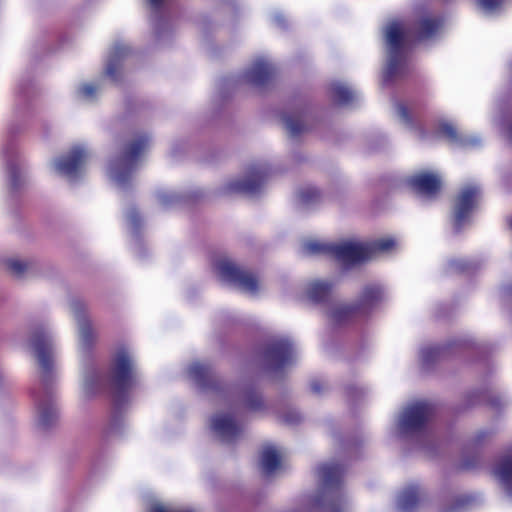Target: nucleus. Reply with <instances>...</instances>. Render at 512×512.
I'll list each match as a JSON object with an SVG mask.
<instances>
[{
  "label": "nucleus",
  "instance_id": "obj_21",
  "mask_svg": "<svg viewBox=\"0 0 512 512\" xmlns=\"http://www.w3.org/2000/svg\"><path fill=\"white\" fill-rule=\"evenodd\" d=\"M355 95V91L345 83L336 82L331 86V96L334 101L340 104L350 103Z\"/></svg>",
  "mask_w": 512,
  "mask_h": 512
},
{
  "label": "nucleus",
  "instance_id": "obj_19",
  "mask_svg": "<svg viewBox=\"0 0 512 512\" xmlns=\"http://www.w3.org/2000/svg\"><path fill=\"white\" fill-rule=\"evenodd\" d=\"M282 460V452L273 445L263 447L260 464L264 472L271 473L277 470Z\"/></svg>",
  "mask_w": 512,
  "mask_h": 512
},
{
  "label": "nucleus",
  "instance_id": "obj_15",
  "mask_svg": "<svg viewBox=\"0 0 512 512\" xmlns=\"http://www.w3.org/2000/svg\"><path fill=\"white\" fill-rule=\"evenodd\" d=\"M494 475L506 492L512 495V451L496 464Z\"/></svg>",
  "mask_w": 512,
  "mask_h": 512
},
{
  "label": "nucleus",
  "instance_id": "obj_4",
  "mask_svg": "<svg viewBox=\"0 0 512 512\" xmlns=\"http://www.w3.org/2000/svg\"><path fill=\"white\" fill-rule=\"evenodd\" d=\"M215 269L223 281L233 284L249 296H255L263 290V284L255 275L241 270L228 259H220L216 263Z\"/></svg>",
  "mask_w": 512,
  "mask_h": 512
},
{
  "label": "nucleus",
  "instance_id": "obj_13",
  "mask_svg": "<svg viewBox=\"0 0 512 512\" xmlns=\"http://www.w3.org/2000/svg\"><path fill=\"white\" fill-rule=\"evenodd\" d=\"M293 344L289 340H279L267 351V359L274 367L285 365L294 353Z\"/></svg>",
  "mask_w": 512,
  "mask_h": 512
},
{
  "label": "nucleus",
  "instance_id": "obj_14",
  "mask_svg": "<svg viewBox=\"0 0 512 512\" xmlns=\"http://www.w3.org/2000/svg\"><path fill=\"white\" fill-rule=\"evenodd\" d=\"M265 172L262 169H255L250 172L247 179L232 180L228 183L227 190L229 192H254L264 178Z\"/></svg>",
  "mask_w": 512,
  "mask_h": 512
},
{
  "label": "nucleus",
  "instance_id": "obj_9",
  "mask_svg": "<svg viewBox=\"0 0 512 512\" xmlns=\"http://www.w3.org/2000/svg\"><path fill=\"white\" fill-rule=\"evenodd\" d=\"M210 429L222 441H232L241 432L240 425L230 412H217L210 419Z\"/></svg>",
  "mask_w": 512,
  "mask_h": 512
},
{
  "label": "nucleus",
  "instance_id": "obj_28",
  "mask_svg": "<svg viewBox=\"0 0 512 512\" xmlns=\"http://www.w3.org/2000/svg\"><path fill=\"white\" fill-rule=\"evenodd\" d=\"M438 28V23L435 20L424 19L420 25V37L426 38L433 34V32Z\"/></svg>",
  "mask_w": 512,
  "mask_h": 512
},
{
  "label": "nucleus",
  "instance_id": "obj_23",
  "mask_svg": "<svg viewBox=\"0 0 512 512\" xmlns=\"http://www.w3.org/2000/svg\"><path fill=\"white\" fill-rule=\"evenodd\" d=\"M340 475V468L334 464H324L318 468V476L326 485L336 482Z\"/></svg>",
  "mask_w": 512,
  "mask_h": 512
},
{
  "label": "nucleus",
  "instance_id": "obj_22",
  "mask_svg": "<svg viewBox=\"0 0 512 512\" xmlns=\"http://www.w3.org/2000/svg\"><path fill=\"white\" fill-rule=\"evenodd\" d=\"M79 327V345L83 351L88 350L90 345L96 338V333L91 326V323L85 319L78 320Z\"/></svg>",
  "mask_w": 512,
  "mask_h": 512
},
{
  "label": "nucleus",
  "instance_id": "obj_6",
  "mask_svg": "<svg viewBox=\"0 0 512 512\" xmlns=\"http://www.w3.org/2000/svg\"><path fill=\"white\" fill-rule=\"evenodd\" d=\"M90 157L89 150L82 144L75 145L71 150L51 162V169L57 175L74 179L83 171Z\"/></svg>",
  "mask_w": 512,
  "mask_h": 512
},
{
  "label": "nucleus",
  "instance_id": "obj_25",
  "mask_svg": "<svg viewBox=\"0 0 512 512\" xmlns=\"http://www.w3.org/2000/svg\"><path fill=\"white\" fill-rule=\"evenodd\" d=\"M479 9L485 14L496 12L506 0H476Z\"/></svg>",
  "mask_w": 512,
  "mask_h": 512
},
{
  "label": "nucleus",
  "instance_id": "obj_17",
  "mask_svg": "<svg viewBox=\"0 0 512 512\" xmlns=\"http://www.w3.org/2000/svg\"><path fill=\"white\" fill-rule=\"evenodd\" d=\"M333 288L334 283L332 281L316 279L307 283L305 293L310 300L320 302L330 295Z\"/></svg>",
  "mask_w": 512,
  "mask_h": 512
},
{
  "label": "nucleus",
  "instance_id": "obj_3",
  "mask_svg": "<svg viewBox=\"0 0 512 512\" xmlns=\"http://www.w3.org/2000/svg\"><path fill=\"white\" fill-rule=\"evenodd\" d=\"M385 41L387 47V75L398 73L405 61V43L408 38V29L403 22L392 21L385 27Z\"/></svg>",
  "mask_w": 512,
  "mask_h": 512
},
{
  "label": "nucleus",
  "instance_id": "obj_38",
  "mask_svg": "<svg viewBox=\"0 0 512 512\" xmlns=\"http://www.w3.org/2000/svg\"><path fill=\"white\" fill-rule=\"evenodd\" d=\"M164 0H147V2L152 6V7H157L158 5H160Z\"/></svg>",
  "mask_w": 512,
  "mask_h": 512
},
{
  "label": "nucleus",
  "instance_id": "obj_12",
  "mask_svg": "<svg viewBox=\"0 0 512 512\" xmlns=\"http://www.w3.org/2000/svg\"><path fill=\"white\" fill-rule=\"evenodd\" d=\"M103 383V375L100 369L92 363L82 367L80 379V394L84 399L94 396Z\"/></svg>",
  "mask_w": 512,
  "mask_h": 512
},
{
  "label": "nucleus",
  "instance_id": "obj_33",
  "mask_svg": "<svg viewBox=\"0 0 512 512\" xmlns=\"http://www.w3.org/2000/svg\"><path fill=\"white\" fill-rule=\"evenodd\" d=\"M438 133L451 139L455 137V129L449 123L440 124Z\"/></svg>",
  "mask_w": 512,
  "mask_h": 512
},
{
  "label": "nucleus",
  "instance_id": "obj_20",
  "mask_svg": "<svg viewBox=\"0 0 512 512\" xmlns=\"http://www.w3.org/2000/svg\"><path fill=\"white\" fill-rule=\"evenodd\" d=\"M38 423L43 427H47L57 418L58 409L54 402L48 401L43 397L37 400Z\"/></svg>",
  "mask_w": 512,
  "mask_h": 512
},
{
  "label": "nucleus",
  "instance_id": "obj_24",
  "mask_svg": "<svg viewBox=\"0 0 512 512\" xmlns=\"http://www.w3.org/2000/svg\"><path fill=\"white\" fill-rule=\"evenodd\" d=\"M384 296V291L379 286H369L363 291L362 300L365 305H372L380 301Z\"/></svg>",
  "mask_w": 512,
  "mask_h": 512
},
{
  "label": "nucleus",
  "instance_id": "obj_18",
  "mask_svg": "<svg viewBox=\"0 0 512 512\" xmlns=\"http://www.w3.org/2000/svg\"><path fill=\"white\" fill-rule=\"evenodd\" d=\"M5 269L14 277L22 278L32 272L35 268V262L31 259L19 256L8 257L4 260Z\"/></svg>",
  "mask_w": 512,
  "mask_h": 512
},
{
  "label": "nucleus",
  "instance_id": "obj_34",
  "mask_svg": "<svg viewBox=\"0 0 512 512\" xmlns=\"http://www.w3.org/2000/svg\"><path fill=\"white\" fill-rule=\"evenodd\" d=\"M189 373L192 377L198 379L204 374V367L199 363H194L190 366Z\"/></svg>",
  "mask_w": 512,
  "mask_h": 512
},
{
  "label": "nucleus",
  "instance_id": "obj_2",
  "mask_svg": "<svg viewBox=\"0 0 512 512\" xmlns=\"http://www.w3.org/2000/svg\"><path fill=\"white\" fill-rule=\"evenodd\" d=\"M148 146V139L133 142L123 155L113 159L108 164L107 174L118 187H124L131 179L140 155Z\"/></svg>",
  "mask_w": 512,
  "mask_h": 512
},
{
  "label": "nucleus",
  "instance_id": "obj_27",
  "mask_svg": "<svg viewBox=\"0 0 512 512\" xmlns=\"http://www.w3.org/2000/svg\"><path fill=\"white\" fill-rule=\"evenodd\" d=\"M285 127L291 135H296L302 131L304 125L298 117H287L285 119Z\"/></svg>",
  "mask_w": 512,
  "mask_h": 512
},
{
  "label": "nucleus",
  "instance_id": "obj_39",
  "mask_svg": "<svg viewBox=\"0 0 512 512\" xmlns=\"http://www.w3.org/2000/svg\"><path fill=\"white\" fill-rule=\"evenodd\" d=\"M507 136H508V138H509L510 140H512V128L509 130V132H508V135H507Z\"/></svg>",
  "mask_w": 512,
  "mask_h": 512
},
{
  "label": "nucleus",
  "instance_id": "obj_8",
  "mask_svg": "<svg viewBox=\"0 0 512 512\" xmlns=\"http://www.w3.org/2000/svg\"><path fill=\"white\" fill-rule=\"evenodd\" d=\"M430 407L419 402L407 407L399 416L397 427L401 433L419 429L430 416Z\"/></svg>",
  "mask_w": 512,
  "mask_h": 512
},
{
  "label": "nucleus",
  "instance_id": "obj_36",
  "mask_svg": "<svg viewBox=\"0 0 512 512\" xmlns=\"http://www.w3.org/2000/svg\"><path fill=\"white\" fill-rule=\"evenodd\" d=\"M311 193H312V197H311V198H310V197H307L305 193H302V195H301V199H302V201H303V202H305V203H309V202H311L314 198H317L318 194L316 193V191H312Z\"/></svg>",
  "mask_w": 512,
  "mask_h": 512
},
{
  "label": "nucleus",
  "instance_id": "obj_26",
  "mask_svg": "<svg viewBox=\"0 0 512 512\" xmlns=\"http://www.w3.org/2000/svg\"><path fill=\"white\" fill-rule=\"evenodd\" d=\"M98 91L93 83H83L78 87V95L80 98L89 100L92 99Z\"/></svg>",
  "mask_w": 512,
  "mask_h": 512
},
{
  "label": "nucleus",
  "instance_id": "obj_1",
  "mask_svg": "<svg viewBox=\"0 0 512 512\" xmlns=\"http://www.w3.org/2000/svg\"><path fill=\"white\" fill-rule=\"evenodd\" d=\"M395 243L390 238L378 239L372 242L345 241L333 248V253L342 262L356 263L368 260L378 253L388 252Z\"/></svg>",
  "mask_w": 512,
  "mask_h": 512
},
{
  "label": "nucleus",
  "instance_id": "obj_29",
  "mask_svg": "<svg viewBox=\"0 0 512 512\" xmlns=\"http://www.w3.org/2000/svg\"><path fill=\"white\" fill-rule=\"evenodd\" d=\"M395 110H396V115L399 118V120L402 123L408 125L410 123V115H411L410 109L406 105H404L402 103H398L395 106Z\"/></svg>",
  "mask_w": 512,
  "mask_h": 512
},
{
  "label": "nucleus",
  "instance_id": "obj_10",
  "mask_svg": "<svg viewBox=\"0 0 512 512\" xmlns=\"http://www.w3.org/2000/svg\"><path fill=\"white\" fill-rule=\"evenodd\" d=\"M134 363L130 353L126 349H120L116 352L109 377L111 381L119 386H124L132 377Z\"/></svg>",
  "mask_w": 512,
  "mask_h": 512
},
{
  "label": "nucleus",
  "instance_id": "obj_16",
  "mask_svg": "<svg viewBox=\"0 0 512 512\" xmlns=\"http://www.w3.org/2000/svg\"><path fill=\"white\" fill-rule=\"evenodd\" d=\"M272 72V67L265 59H257L245 72L247 82L255 85L264 83Z\"/></svg>",
  "mask_w": 512,
  "mask_h": 512
},
{
  "label": "nucleus",
  "instance_id": "obj_37",
  "mask_svg": "<svg viewBox=\"0 0 512 512\" xmlns=\"http://www.w3.org/2000/svg\"><path fill=\"white\" fill-rule=\"evenodd\" d=\"M106 74L108 76H113L114 75V64L112 62L107 65Z\"/></svg>",
  "mask_w": 512,
  "mask_h": 512
},
{
  "label": "nucleus",
  "instance_id": "obj_35",
  "mask_svg": "<svg viewBox=\"0 0 512 512\" xmlns=\"http://www.w3.org/2000/svg\"><path fill=\"white\" fill-rule=\"evenodd\" d=\"M127 51V48L125 46H117L114 48L112 52V58H117L120 55L124 54Z\"/></svg>",
  "mask_w": 512,
  "mask_h": 512
},
{
  "label": "nucleus",
  "instance_id": "obj_32",
  "mask_svg": "<svg viewBox=\"0 0 512 512\" xmlns=\"http://www.w3.org/2000/svg\"><path fill=\"white\" fill-rule=\"evenodd\" d=\"M22 177V171L18 167L13 165L9 168V181L13 187L17 186L18 178L22 179Z\"/></svg>",
  "mask_w": 512,
  "mask_h": 512
},
{
  "label": "nucleus",
  "instance_id": "obj_11",
  "mask_svg": "<svg viewBox=\"0 0 512 512\" xmlns=\"http://www.w3.org/2000/svg\"><path fill=\"white\" fill-rule=\"evenodd\" d=\"M408 185L416 193L430 197L440 190L441 177L435 172L423 170L410 176Z\"/></svg>",
  "mask_w": 512,
  "mask_h": 512
},
{
  "label": "nucleus",
  "instance_id": "obj_30",
  "mask_svg": "<svg viewBox=\"0 0 512 512\" xmlns=\"http://www.w3.org/2000/svg\"><path fill=\"white\" fill-rule=\"evenodd\" d=\"M149 512H193L188 509H176L170 506L163 505L161 503L152 504Z\"/></svg>",
  "mask_w": 512,
  "mask_h": 512
},
{
  "label": "nucleus",
  "instance_id": "obj_31",
  "mask_svg": "<svg viewBox=\"0 0 512 512\" xmlns=\"http://www.w3.org/2000/svg\"><path fill=\"white\" fill-rule=\"evenodd\" d=\"M303 249L307 254H316L324 250V246L316 241H308L303 245Z\"/></svg>",
  "mask_w": 512,
  "mask_h": 512
},
{
  "label": "nucleus",
  "instance_id": "obj_5",
  "mask_svg": "<svg viewBox=\"0 0 512 512\" xmlns=\"http://www.w3.org/2000/svg\"><path fill=\"white\" fill-rule=\"evenodd\" d=\"M29 350L37 359L41 369L42 381L45 383L53 368V334L50 329L38 327L29 338Z\"/></svg>",
  "mask_w": 512,
  "mask_h": 512
},
{
  "label": "nucleus",
  "instance_id": "obj_7",
  "mask_svg": "<svg viewBox=\"0 0 512 512\" xmlns=\"http://www.w3.org/2000/svg\"><path fill=\"white\" fill-rule=\"evenodd\" d=\"M480 198V187L477 184L464 186L454 202L453 222L458 229L463 226L477 208Z\"/></svg>",
  "mask_w": 512,
  "mask_h": 512
}]
</instances>
